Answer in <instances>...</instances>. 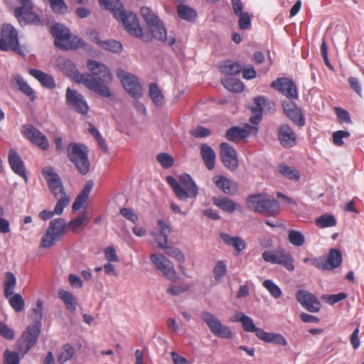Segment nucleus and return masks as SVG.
I'll use <instances>...</instances> for the list:
<instances>
[{
    "label": "nucleus",
    "mask_w": 364,
    "mask_h": 364,
    "mask_svg": "<svg viewBox=\"0 0 364 364\" xmlns=\"http://www.w3.org/2000/svg\"><path fill=\"white\" fill-rule=\"evenodd\" d=\"M87 67L90 73H84L87 77L92 86L87 87L94 91L102 97L114 99V95L111 92L107 84L113 80V75L107 65L95 60H88Z\"/></svg>",
    "instance_id": "f257e3e1"
},
{
    "label": "nucleus",
    "mask_w": 364,
    "mask_h": 364,
    "mask_svg": "<svg viewBox=\"0 0 364 364\" xmlns=\"http://www.w3.org/2000/svg\"><path fill=\"white\" fill-rule=\"evenodd\" d=\"M247 205L253 212L273 217L279 214L280 208L277 200L269 198L265 193L250 196L247 199Z\"/></svg>",
    "instance_id": "f03ea898"
},
{
    "label": "nucleus",
    "mask_w": 364,
    "mask_h": 364,
    "mask_svg": "<svg viewBox=\"0 0 364 364\" xmlns=\"http://www.w3.org/2000/svg\"><path fill=\"white\" fill-rule=\"evenodd\" d=\"M166 181L181 200L185 201L188 198H195L198 193V186L187 173L182 174L178 181L173 176H167Z\"/></svg>",
    "instance_id": "7ed1b4c3"
},
{
    "label": "nucleus",
    "mask_w": 364,
    "mask_h": 364,
    "mask_svg": "<svg viewBox=\"0 0 364 364\" xmlns=\"http://www.w3.org/2000/svg\"><path fill=\"white\" fill-rule=\"evenodd\" d=\"M68 157L75 165L77 171L82 175H86L90 171L88 160V149L82 144L70 143L68 146Z\"/></svg>",
    "instance_id": "20e7f679"
},
{
    "label": "nucleus",
    "mask_w": 364,
    "mask_h": 364,
    "mask_svg": "<svg viewBox=\"0 0 364 364\" xmlns=\"http://www.w3.org/2000/svg\"><path fill=\"white\" fill-rule=\"evenodd\" d=\"M66 223L63 218H58L50 222L46 233L43 235L40 243L42 248H49L63 236Z\"/></svg>",
    "instance_id": "39448f33"
},
{
    "label": "nucleus",
    "mask_w": 364,
    "mask_h": 364,
    "mask_svg": "<svg viewBox=\"0 0 364 364\" xmlns=\"http://www.w3.org/2000/svg\"><path fill=\"white\" fill-rule=\"evenodd\" d=\"M0 50H12L19 55H23L19 44L18 31L10 24H4L1 28Z\"/></svg>",
    "instance_id": "423d86ee"
},
{
    "label": "nucleus",
    "mask_w": 364,
    "mask_h": 364,
    "mask_svg": "<svg viewBox=\"0 0 364 364\" xmlns=\"http://www.w3.org/2000/svg\"><path fill=\"white\" fill-rule=\"evenodd\" d=\"M262 258L266 262L279 264L289 271L294 270V259L290 252L282 247L275 250H265L262 253Z\"/></svg>",
    "instance_id": "0eeeda50"
},
{
    "label": "nucleus",
    "mask_w": 364,
    "mask_h": 364,
    "mask_svg": "<svg viewBox=\"0 0 364 364\" xmlns=\"http://www.w3.org/2000/svg\"><path fill=\"white\" fill-rule=\"evenodd\" d=\"M201 319L206 323L210 332L215 336L229 339L233 336L230 328L221 323L220 319L210 311L200 313Z\"/></svg>",
    "instance_id": "6e6552de"
},
{
    "label": "nucleus",
    "mask_w": 364,
    "mask_h": 364,
    "mask_svg": "<svg viewBox=\"0 0 364 364\" xmlns=\"http://www.w3.org/2000/svg\"><path fill=\"white\" fill-rule=\"evenodd\" d=\"M42 174L48 183V187L55 198L60 201V199L65 200L70 203V198L66 195L61 178L57 173L51 168H45Z\"/></svg>",
    "instance_id": "1a4fd4ad"
},
{
    "label": "nucleus",
    "mask_w": 364,
    "mask_h": 364,
    "mask_svg": "<svg viewBox=\"0 0 364 364\" xmlns=\"http://www.w3.org/2000/svg\"><path fill=\"white\" fill-rule=\"evenodd\" d=\"M117 75L129 95L136 99L143 95L142 87L135 75L122 69L117 70Z\"/></svg>",
    "instance_id": "9d476101"
},
{
    "label": "nucleus",
    "mask_w": 364,
    "mask_h": 364,
    "mask_svg": "<svg viewBox=\"0 0 364 364\" xmlns=\"http://www.w3.org/2000/svg\"><path fill=\"white\" fill-rule=\"evenodd\" d=\"M58 62L60 70L75 82L77 83H82L86 87L92 86L87 79V77H90L88 75H83V74L80 73L75 65L70 59L66 58H60Z\"/></svg>",
    "instance_id": "9b49d317"
},
{
    "label": "nucleus",
    "mask_w": 364,
    "mask_h": 364,
    "mask_svg": "<svg viewBox=\"0 0 364 364\" xmlns=\"http://www.w3.org/2000/svg\"><path fill=\"white\" fill-rule=\"evenodd\" d=\"M65 102L70 109L80 114H85L88 112L89 107L84 96L70 87L66 89Z\"/></svg>",
    "instance_id": "f8f14e48"
},
{
    "label": "nucleus",
    "mask_w": 364,
    "mask_h": 364,
    "mask_svg": "<svg viewBox=\"0 0 364 364\" xmlns=\"http://www.w3.org/2000/svg\"><path fill=\"white\" fill-rule=\"evenodd\" d=\"M150 259L155 267L161 271L164 276L172 282L178 279L176 272L173 263L162 255L152 254Z\"/></svg>",
    "instance_id": "ddd939ff"
},
{
    "label": "nucleus",
    "mask_w": 364,
    "mask_h": 364,
    "mask_svg": "<svg viewBox=\"0 0 364 364\" xmlns=\"http://www.w3.org/2000/svg\"><path fill=\"white\" fill-rule=\"evenodd\" d=\"M271 87L279 91L288 99H297L298 90L295 83L290 79L286 77L277 78L271 84Z\"/></svg>",
    "instance_id": "4468645a"
},
{
    "label": "nucleus",
    "mask_w": 364,
    "mask_h": 364,
    "mask_svg": "<svg viewBox=\"0 0 364 364\" xmlns=\"http://www.w3.org/2000/svg\"><path fill=\"white\" fill-rule=\"evenodd\" d=\"M117 19L122 21L124 28L131 35L142 38L144 41H146L144 38L142 30L139 26L138 18L134 14H127L124 11L122 14V16H119Z\"/></svg>",
    "instance_id": "2eb2a0df"
},
{
    "label": "nucleus",
    "mask_w": 364,
    "mask_h": 364,
    "mask_svg": "<svg viewBox=\"0 0 364 364\" xmlns=\"http://www.w3.org/2000/svg\"><path fill=\"white\" fill-rule=\"evenodd\" d=\"M220 147V156L223 165L230 170H235L238 166V160L234 148L226 142L221 143Z\"/></svg>",
    "instance_id": "dca6fc26"
},
{
    "label": "nucleus",
    "mask_w": 364,
    "mask_h": 364,
    "mask_svg": "<svg viewBox=\"0 0 364 364\" xmlns=\"http://www.w3.org/2000/svg\"><path fill=\"white\" fill-rule=\"evenodd\" d=\"M14 15L22 26L27 24L43 25L38 15L33 11V9H26L24 6L16 7L14 11Z\"/></svg>",
    "instance_id": "f3484780"
},
{
    "label": "nucleus",
    "mask_w": 364,
    "mask_h": 364,
    "mask_svg": "<svg viewBox=\"0 0 364 364\" xmlns=\"http://www.w3.org/2000/svg\"><path fill=\"white\" fill-rule=\"evenodd\" d=\"M298 302L310 312H318L321 309V303L313 294L306 290H299L296 294Z\"/></svg>",
    "instance_id": "a211bd4d"
},
{
    "label": "nucleus",
    "mask_w": 364,
    "mask_h": 364,
    "mask_svg": "<svg viewBox=\"0 0 364 364\" xmlns=\"http://www.w3.org/2000/svg\"><path fill=\"white\" fill-rule=\"evenodd\" d=\"M283 109L287 117L299 127L305 124V120L301 109L291 100H285L282 104Z\"/></svg>",
    "instance_id": "6ab92c4d"
},
{
    "label": "nucleus",
    "mask_w": 364,
    "mask_h": 364,
    "mask_svg": "<svg viewBox=\"0 0 364 364\" xmlns=\"http://www.w3.org/2000/svg\"><path fill=\"white\" fill-rule=\"evenodd\" d=\"M255 105L252 107V112L254 114L250 118V122L255 125L258 124L261 119L263 112V109L268 106L269 108H274V103L270 100H268L264 96L257 97L254 99Z\"/></svg>",
    "instance_id": "aec40b11"
},
{
    "label": "nucleus",
    "mask_w": 364,
    "mask_h": 364,
    "mask_svg": "<svg viewBox=\"0 0 364 364\" xmlns=\"http://www.w3.org/2000/svg\"><path fill=\"white\" fill-rule=\"evenodd\" d=\"M24 135L33 144L38 146L43 150L48 149L49 143L46 136L34 127H24Z\"/></svg>",
    "instance_id": "412c9836"
},
{
    "label": "nucleus",
    "mask_w": 364,
    "mask_h": 364,
    "mask_svg": "<svg viewBox=\"0 0 364 364\" xmlns=\"http://www.w3.org/2000/svg\"><path fill=\"white\" fill-rule=\"evenodd\" d=\"M41 326L39 325H31L27 327L26 331L23 335L21 349L27 352L32 348L36 343L38 338Z\"/></svg>",
    "instance_id": "4be33fe9"
},
{
    "label": "nucleus",
    "mask_w": 364,
    "mask_h": 364,
    "mask_svg": "<svg viewBox=\"0 0 364 364\" xmlns=\"http://www.w3.org/2000/svg\"><path fill=\"white\" fill-rule=\"evenodd\" d=\"M9 163L13 171L27 182L28 176L26 172L23 161L18 153L11 149L9 152Z\"/></svg>",
    "instance_id": "5701e85b"
},
{
    "label": "nucleus",
    "mask_w": 364,
    "mask_h": 364,
    "mask_svg": "<svg viewBox=\"0 0 364 364\" xmlns=\"http://www.w3.org/2000/svg\"><path fill=\"white\" fill-rule=\"evenodd\" d=\"M257 129L256 127L248 124L244 128L233 127L227 131L225 136L229 141H236L247 137L252 132L256 133Z\"/></svg>",
    "instance_id": "b1692460"
},
{
    "label": "nucleus",
    "mask_w": 364,
    "mask_h": 364,
    "mask_svg": "<svg viewBox=\"0 0 364 364\" xmlns=\"http://www.w3.org/2000/svg\"><path fill=\"white\" fill-rule=\"evenodd\" d=\"M277 136L280 144L284 147H292L296 144V134L287 124L279 127Z\"/></svg>",
    "instance_id": "393cba45"
},
{
    "label": "nucleus",
    "mask_w": 364,
    "mask_h": 364,
    "mask_svg": "<svg viewBox=\"0 0 364 364\" xmlns=\"http://www.w3.org/2000/svg\"><path fill=\"white\" fill-rule=\"evenodd\" d=\"M50 33L55 37V45L61 48L68 39L70 32L68 28L60 23H55L50 27Z\"/></svg>",
    "instance_id": "a878e982"
},
{
    "label": "nucleus",
    "mask_w": 364,
    "mask_h": 364,
    "mask_svg": "<svg viewBox=\"0 0 364 364\" xmlns=\"http://www.w3.org/2000/svg\"><path fill=\"white\" fill-rule=\"evenodd\" d=\"M11 82L12 85L26 95L31 101H34L36 95L31 86L23 80V77L18 74H14L11 77Z\"/></svg>",
    "instance_id": "bb28decb"
},
{
    "label": "nucleus",
    "mask_w": 364,
    "mask_h": 364,
    "mask_svg": "<svg viewBox=\"0 0 364 364\" xmlns=\"http://www.w3.org/2000/svg\"><path fill=\"white\" fill-rule=\"evenodd\" d=\"M257 337L265 343H272L281 346H286L288 343L287 339L282 334L277 333L267 332L262 328L259 330L258 333H257Z\"/></svg>",
    "instance_id": "cd10ccee"
},
{
    "label": "nucleus",
    "mask_w": 364,
    "mask_h": 364,
    "mask_svg": "<svg viewBox=\"0 0 364 364\" xmlns=\"http://www.w3.org/2000/svg\"><path fill=\"white\" fill-rule=\"evenodd\" d=\"M213 181L225 194L232 195L238 190L237 184L225 176H216L213 178Z\"/></svg>",
    "instance_id": "c85d7f7f"
},
{
    "label": "nucleus",
    "mask_w": 364,
    "mask_h": 364,
    "mask_svg": "<svg viewBox=\"0 0 364 364\" xmlns=\"http://www.w3.org/2000/svg\"><path fill=\"white\" fill-rule=\"evenodd\" d=\"M149 30L153 37L159 41H165L169 46L173 45L176 42L174 37H167L166 30L161 21L154 24L153 27H150Z\"/></svg>",
    "instance_id": "c756f323"
},
{
    "label": "nucleus",
    "mask_w": 364,
    "mask_h": 364,
    "mask_svg": "<svg viewBox=\"0 0 364 364\" xmlns=\"http://www.w3.org/2000/svg\"><path fill=\"white\" fill-rule=\"evenodd\" d=\"M29 74L38 80L44 87L48 89H53L55 87L56 85L55 80L50 75L36 69H30Z\"/></svg>",
    "instance_id": "7c9ffc66"
},
{
    "label": "nucleus",
    "mask_w": 364,
    "mask_h": 364,
    "mask_svg": "<svg viewBox=\"0 0 364 364\" xmlns=\"http://www.w3.org/2000/svg\"><path fill=\"white\" fill-rule=\"evenodd\" d=\"M157 226L159 230V234L154 235V238L159 247H164L165 245L168 243V237L171 233V228L162 220H158Z\"/></svg>",
    "instance_id": "2f4dec72"
},
{
    "label": "nucleus",
    "mask_w": 364,
    "mask_h": 364,
    "mask_svg": "<svg viewBox=\"0 0 364 364\" xmlns=\"http://www.w3.org/2000/svg\"><path fill=\"white\" fill-rule=\"evenodd\" d=\"M200 155L208 169H213L216 157L214 150L208 144H203L200 146Z\"/></svg>",
    "instance_id": "473e14b6"
},
{
    "label": "nucleus",
    "mask_w": 364,
    "mask_h": 364,
    "mask_svg": "<svg viewBox=\"0 0 364 364\" xmlns=\"http://www.w3.org/2000/svg\"><path fill=\"white\" fill-rule=\"evenodd\" d=\"M93 187L92 181H88L83 187L82 191L78 194L77 198H75L74 203H73V211H77L80 208H82L83 204L88 199L90 193Z\"/></svg>",
    "instance_id": "72a5a7b5"
},
{
    "label": "nucleus",
    "mask_w": 364,
    "mask_h": 364,
    "mask_svg": "<svg viewBox=\"0 0 364 364\" xmlns=\"http://www.w3.org/2000/svg\"><path fill=\"white\" fill-rule=\"evenodd\" d=\"M68 204L69 203L65 199H60V201L57 200V203L53 211L43 210L39 213L38 217L42 220H47L55 215H61L63 213L64 208L67 207Z\"/></svg>",
    "instance_id": "f704fd0d"
},
{
    "label": "nucleus",
    "mask_w": 364,
    "mask_h": 364,
    "mask_svg": "<svg viewBox=\"0 0 364 364\" xmlns=\"http://www.w3.org/2000/svg\"><path fill=\"white\" fill-rule=\"evenodd\" d=\"M327 270H331L338 267L342 262V253L338 249H331L325 259Z\"/></svg>",
    "instance_id": "c9c22d12"
},
{
    "label": "nucleus",
    "mask_w": 364,
    "mask_h": 364,
    "mask_svg": "<svg viewBox=\"0 0 364 364\" xmlns=\"http://www.w3.org/2000/svg\"><path fill=\"white\" fill-rule=\"evenodd\" d=\"M220 237L226 245L234 247L238 252H242L246 247L245 240L239 237H232L223 232L220 235Z\"/></svg>",
    "instance_id": "e433bc0d"
},
{
    "label": "nucleus",
    "mask_w": 364,
    "mask_h": 364,
    "mask_svg": "<svg viewBox=\"0 0 364 364\" xmlns=\"http://www.w3.org/2000/svg\"><path fill=\"white\" fill-rule=\"evenodd\" d=\"M100 4L102 8L112 11L117 19L125 11L122 2L119 0H105L104 3L100 2Z\"/></svg>",
    "instance_id": "4c0bfd02"
},
{
    "label": "nucleus",
    "mask_w": 364,
    "mask_h": 364,
    "mask_svg": "<svg viewBox=\"0 0 364 364\" xmlns=\"http://www.w3.org/2000/svg\"><path fill=\"white\" fill-rule=\"evenodd\" d=\"M149 95L153 103L156 107H160L163 106L164 102V97L159 86L156 83L151 82L149 84Z\"/></svg>",
    "instance_id": "58836bf2"
},
{
    "label": "nucleus",
    "mask_w": 364,
    "mask_h": 364,
    "mask_svg": "<svg viewBox=\"0 0 364 364\" xmlns=\"http://www.w3.org/2000/svg\"><path fill=\"white\" fill-rule=\"evenodd\" d=\"M213 203L229 213H233L237 207V204L228 198H214Z\"/></svg>",
    "instance_id": "ea45409f"
},
{
    "label": "nucleus",
    "mask_w": 364,
    "mask_h": 364,
    "mask_svg": "<svg viewBox=\"0 0 364 364\" xmlns=\"http://www.w3.org/2000/svg\"><path fill=\"white\" fill-rule=\"evenodd\" d=\"M141 14L149 28L151 26L153 27L154 24L161 21L159 17L151 10L149 7H141Z\"/></svg>",
    "instance_id": "a19ab883"
},
{
    "label": "nucleus",
    "mask_w": 364,
    "mask_h": 364,
    "mask_svg": "<svg viewBox=\"0 0 364 364\" xmlns=\"http://www.w3.org/2000/svg\"><path fill=\"white\" fill-rule=\"evenodd\" d=\"M242 66L238 62L228 60L224 63L220 69L223 73L235 75L240 73Z\"/></svg>",
    "instance_id": "79ce46f5"
},
{
    "label": "nucleus",
    "mask_w": 364,
    "mask_h": 364,
    "mask_svg": "<svg viewBox=\"0 0 364 364\" xmlns=\"http://www.w3.org/2000/svg\"><path fill=\"white\" fill-rule=\"evenodd\" d=\"M279 171L281 175L289 180L296 181L300 178L299 172L296 169L286 164H281L279 167Z\"/></svg>",
    "instance_id": "37998d69"
},
{
    "label": "nucleus",
    "mask_w": 364,
    "mask_h": 364,
    "mask_svg": "<svg viewBox=\"0 0 364 364\" xmlns=\"http://www.w3.org/2000/svg\"><path fill=\"white\" fill-rule=\"evenodd\" d=\"M75 353L74 347L70 344H65L58 357V361L60 364H63L65 362L71 360Z\"/></svg>",
    "instance_id": "c03bdc74"
},
{
    "label": "nucleus",
    "mask_w": 364,
    "mask_h": 364,
    "mask_svg": "<svg viewBox=\"0 0 364 364\" xmlns=\"http://www.w3.org/2000/svg\"><path fill=\"white\" fill-rule=\"evenodd\" d=\"M59 298L64 302L66 307L71 311H75L76 309L75 300L71 293L64 289H60L58 291Z\"/></svg>",
    "instance_id": "a18cd8bd"
},
{
    "label": "nucleus",
    "mask_w": 364,
    "mask_h": 364,
    "mask_svg": "<svg viewBox=\"0 0 364 364\" xmlns=\"http://www.w3.org/2000/svg\"><path fill=\"white\" fill-rule=\"evenodd\" d=\"M89 218L87 214L83 212L81 215L77 217L75 219L72 220L68 226L73 231H77L80 228H84L88 223Z\"/></svg>",
    "instance_id": "49530a36"
},
{
    "label": "nucleus",
    "mask_w": 364,
    "mask_h": 364,
    "mask_svg": "<svg viewBox=\"0 0 364 364\" xmlns=\"http://www.w3.org/2000/svg\"><path fill=\"white\" fill-rule=\"evenodd\" d=\"M177 11L181 18L188 21H193L197 16L195 10L184 4L178 5Z\"/></svg>",
    "instance_id": "de8ad7c7"
},
{
    "label": "nucleus",
    "mask_w": 364,
    "mask_h": 364,
    "mask_svg": "<svg viewBox=\"0 0 364 364\" xmlns=\"http://www.w3.org/2000/svg\"><path fill=\"white\" fill-rule=\"evenodd\" d=\"M224 87L229 91L234 92H241L244 90L243 83L239 80L227 77L223 81Z\"/></svg>",
    "instance_id": "09e8293b"
},
{
    "label": "nucleus",
    "mask_w": 364,
    "mask_h": 364,
    "mask_svg": "<svg viewBox=\"0 0 364 364\" xmlns=\"http://www.w3.org/2000/svg\"><path fill=\"white\" fill-rule=\"evenodd\" d=\"M16 284V279L12 272H6V279L4 281V294L6 298L13 294V290Z\"/></svg>",
    "instance_id": "8fccbe9b"
},
{
    "label": "nucleus",
    "mask_w": 364,
    "mask_h": 364,
    "mask_svg": "<svg viewBox=\"0 0 364 364\" xmlns=\"http://www.w3.org/2000/svg\"><path fill=\"white\" fill-rule=\"evenodd\" d=\"M100 47L112 53H119L122 50V43L112 39L102 41L100 43Z\"/></svg>",
    "instance_id": "3c124183"
},
{
    "label": "nucleus",
    "mask_w": 364,
    "mask_h": 364,
    "mask_svg": "<svg viewBox=\"0 0 364 364\" xmlns=\"http://www.w3.org/2000/svg\"><path fill=\"white\" fill-rule=\"evenodd\" d=\"M191 287V284L185 282L172 284L166 289V293L171 296H178L188 291Z\"/></svg>",
    "instance_id": "603ef678"
},
{
    "label": "nucleus",
    "mask_w": 364,
    "mask_h": 364,
    "mask_svg": "<svg viewBox=\"0 0 364 364\" xmlns=\"http://www.w3.org/2000/svg\"><path fill=\"white\" fill-rule=\"evenodd\" d=\"M85 46V41L80 37L76 36H72L71 33L67 42L65 43L62 49L70 50L79 48H83Z\"/></svg>",
    "instance_id": "864d4df0"
},
{
    "label": "nucleus",
    "mask_w": 364,
    "mask_h": 364,
    "mask_svg": "<svg viewBox=\"0 0 364 364\" xmlns=\"http://www.w3.org/2000/svg\"><path fill=\"white\" fill-rule=\"evenodd\" d=\"M289 242L294 246L301 247L305 242V237L304 235L295 230H290L288 233Z\"/></svg>",
    "instance_id": "5fc2aeb1"
},
{
    "label": "nucleus",
    "mask_w": 364,
    "mask_h": 364,
    "mask_svg": "<svg viewBox=\"0 0 364 364\" xmlns=\"http://www.w3.org/2000/svg\"><path fill=\"white\" fill-rule=\"evenodd\" d=\"M316 225L321 228L333 227L336 225V220L334 216L325 214L316 220Z\"/></svg>",
    "instance_id": "6e6d98bb"
},
{
    "label": "nucleus",
    "mask_w": 364,
    "mask_h": 364,
    "mask_svg": "<svg viewBox=\"0 0 364 364\" xmlns=\"http://www.w3.org/2000/svg\"><path fill=\"white\" fill-rule=\"evenodd\" d=\"M262 284L272 297L278 299L282 296V292L281 289L273 281L266 279L263 282Z\"/></svg>",
    "instance_id": "4d7b16f0"
},
{
    "label": "nucleus",
    "mask_w": 364,
    "mask_h": 364,
    "mask_svg": "<svg viewBox=\"0 0 364 364\" xmlns=\"http://www.w3.org/2000/svg\"><path fill=\"white\" fill-rule=\"evenodd\" d=\"M161 248L165 250L166 255L169 257L175 258L178 262L181 263L184 262L185 256L178 248L167 246V245H165L164 247Z\"/></svg>",
    "instance_id": "13d9d810"
},
{
    "label": "nucleus",
    "mask_w": 364,
    "mask_h": 364,
    "mask_svg": "<svg viewBox=\"0 0 364 364\" xmlns=\"http://www.w3.org/2000/svg\"><path fill=\"white\" fill-rule=\"evenodd\" d=\"M4 364H19V354L16 351L6 349L3 354Z\"/></svg>",
    "instance_id": "bf43d9fd"
},
{
    "label": "nucleus",
    "mask_w": 364,
    "mask_h": 364,
    "mask_svg": "<svg viewBox=\"0 0 364 364\" xmlns=\"http://www.w3.org/2000/svg\"><path fill=\"white\" fill-rule=\"evenodd\" d=\"M227 273V266L224 261L219 260L216 262L213 274L215 281H220Z\"/></svg>",
    "instance_id": "052dcab7"
},
{
    "label": "nucleus",
    "mask_w": 364,
    "mask_h": 364,
    "mask_svg": "<svg viewBox=\"0 0 364 364\" xmlns=\"http://www.w3.org/2000/svg\"><path fill=\"white\" fill-rule=\"evenodd\" d=\"M11 306L16 311H21L25 306V302L19 294H15L9 299Z\"/></svg>",
    "instance_id": "680f3d73"
},
{
    "label": "nucleus",
    "mask_w": 364,
    "mask_h": 364,
    "mask_svg": "<svg viewBox=\"0 0 364 364\" xmlns=\"http://www.w3.org/2000/svg\"><path fill=\"white\" fill-rule=\"evenodd\" d=\"M37 307L33 310L32 318L33 321V325H39L41 326V320L43 318V302L42 300L38 299L36 302Z\"/></svg>",
    "instance_id": "e2e57ef3"
},
{
    "label": "nucleus",
    "mask_w": 364,
    "mask_h": 364,
    "mask_svg": "<svg viewBox=\"0 0 364 364\" xmlns=\"http://www.w3.org/2000/svg\"><path fill=\"white\" fill-rule=\"evenodd\" d=\"M157 161L164 168H169L173 164V157L166 153H160L156 156Z\"/></svg>",
    "instance_id": "0e129e2a"
},
{
    "label": "nucleus",
    "mask_w": 364,
    "mask_h": 364,
    "mask_svg": "<svg viewBox=\"0 0 364 364\" xmlns=\"http://www.w3.org/2000/svg\"><path fill=\"white\" fill-rule=\"evenodd\" d=\"M242 326L245 331L250 333H255L256 336L259 330H261L260 328H257L255 325L252 318L247 315L245 316L243 321L242 322Z\"/></svg>",
    "instance_id": "69168bd1"
},
{
    "label": "nucleus",
    "mask_w": 364,
    "mask_h": 364,
    "mask_svg": "<svg viewBox=\"0 0 364 364\" xmlns=\"http://www.w3.org/2000/svg\"><path fill=\"white\" fill-rule=\"evenodd\" d=\"M55 13L63 14L67 12L68 6L64 0H48Z\"/></svg>",
    "instance_id": "338daca9"
},
{
    "label": "nucleus",
    "mask_w": 364,
    "mask_h": 364,
    "mask_svg": "<svg viewBox=\"0 0 364 364\" xmlns=\"http://www.w3.org/2000/svg\"><path fill=\"white\" fill-rule=\"evenodd\" d=\"M239 17V27L242 30H247L251 26V17L247 12L237 15Z\"/></svg>",
    "instance_id": "774afa93"
}]
</instances>
